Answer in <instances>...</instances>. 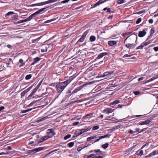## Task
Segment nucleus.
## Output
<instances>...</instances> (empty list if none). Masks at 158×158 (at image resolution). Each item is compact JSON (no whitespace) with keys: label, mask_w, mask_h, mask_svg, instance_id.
Wrapping results in <instances>:
<instances>
[{"label":"nucleus","mask_w":158,"mask_h":158,"mask_svg":"<svg viewBox=\"0 0 158 158\" xmlns=\"http://www.w3.org/2000/svg\"><path fill=\"white\" fill-rule=\"evenodd\" d=\"M129 133L130 134H135V132L131 130L129 131Z\"/></svg>","instance_id":"obj_56"},{"label":"nucleus","mask_w":158,"mask_h":158,"mask_svg":"<svg viewBox=\"0 0 158 158\" xmlns=\"http://www.w3.org/2000/svg\"><path fill=\"white\" fill-rule=\"evenodd\" d=\"M81 118V117L80 115L77 116L75 117L73 119H76L77 120H79Z\"/></svg>","instance_id":"obj_40"},{"label":"nucleus","mask_w":158,"mask_h":158,"mask_svg":"<svg viewBox=\"0 0 158 158\" xmlns=\"http://www.w3.org/2000/svg\"><path fill=\"white\" fill-rule=\"evenodd\" d=\"M141 20H142V19L141 18H138L137 19V21H136V23L137 24H139L141 22Z\"/></svg>","instance_id":"obj_43"},{"label":"nucleus","mask_w":158,"mask_h":158,"mask_svg":"<svg viewBox=\"0 0 158 158\" xmlns=\"http://www.w3.org/2000/svg\"><path fill=\"white\" fill-rule=\"evenodd\" d=\"M23 60L22 59H20L19 60V62L22 64V66H24L25 65V63L23 62Z\"/></svg>","instance_id":"obj_42"},{"label":"nucleus","mask_w":158,"mask_h":158,"mask_svg":"<svg viewBox=\"0 0 158 158\" xmlns=\"http://www.w3.org/2000/svg\"><path fill=\"white\" fill-rule=\"evenodd\" d=\"M143 150H140V151H137L136 153V154L138 156L139 155L141 156L143 155Z\"/></svg>","instance_id":"obj_26"},{"label":"nucleus","mask_w":158,"mask_h":158,"mask_svg":"<svg viewBox=\"0 0 158 158\" xmlns=\"http://www.w3.org/2000/svg\"><path fill=\"white\" fill-rule=\"evenodd\" d=\"M115 86L113 84H110L108 86V87H109V88H111V87H114Z\"/></svg>","instance_id":"obj_58"},{"label":"nucleus","mask_w":158,"mask_h":158,"mask_svg":"<svg viewBox=\"0 0 158 158\" xmlns=\"http://www.w3.org/2000/svg\"><path fill=\"white\" fill-rule=\"evenodd\" d=\"M109 146V144L108 143H106L104 144H103L102 145V148H104V149H106Z\"/></svg>","instance_id":"obj_33"},{"label":"nucleus","mask_w":158,"mask_h":158,"mask_svg":"<svg viewBox=\"0 0 158 158\" xmlns=\"http://www.w3.org/2000/svg\"><path fill=\"white\" fill-rule=\"evenodd\" d=\"M40 60V58L38 57H37L35 58L34 59V61L32 62L31 64L32 65H34L35 64L37 61Z\"/></svg>","instance_id":"obj_29"},{"label":"nucleus","mask_w":158,"mask_h":158,"mask_svg":"<svg viewBox=\"0 0 158 158\" xmlns=\"http://www.w3.org/2000/svg\"><path fill=\"white\" fill-rule=\"evenodd\" d=\"M18 15H14L12 17V19L13 20H18Z\"/></svg>","instance_id":"obj_32"},{"label":"nucleus","mask_w":158,"mask_h":158,"mask_svg":"<svg viewBox=\"0 0 158 158\" xmlns=\"http://www.w3.org/2000/svg\"><path fill=\"white\" fill-rule=\"evenodd\" d=\"M88 32L89 31H85L82 35L81 37L79 39L78 41L81 42H83Z\"/></svg>","instance_id":"obj_10"},{"label":"nucleus","mask_w":158,"mask_h":158,"mask_svg":"<svg viewBox=\"0 0 158 158\" xmlns=\"http://www.w3.org/2000/svg\"><path fill=\"white\" fill-rule=\"evenodd\" d=\"M32 6H40V3H37L35 4H33L31 5Z\"/></svg>","instance_id":"obj_59"},{"label":"nucleus","mask_w":158,"mask_h":158,"mask_svg":"<svg viewBox=\"0 0 158 158\" xmlns=\"http://www.w3.org/2000/svg\"><path fill=\"white\" fill-rule=\"evenodd\" d=\"M148 22L150 23H153V20L152 19H150L149 20Z\"/></svg>","instance_id":"obj_64"},{"label":"nucleus","mask_w":158,"mask_h":158,"mask_svg":"<svg viewBox=\"0 0 158 158\" xmlns=\"http://www.w3.org/2000/svg\"><path fill=\"white\" fill-rule=\"evenodd\" d=\"M92 113H90L89 114H87L85 116H84L83 117V118H89L92 117Z\"/></svg>","instance_id":"obj_27"},{"label":"nucleus","mask_w":158,"mask_h":158,"mask_svg":"<svg viewBox=\"0 0 158 158\" xmlns=\"http://www.w3.org/2000/svg\"><path fill=\"white\" fill-rule=\"evenodd\" d=\"M153 49L155 51H156V52L158 51V46L154 47L153 48Z\"/></svg>","instance_id":"obj_61"},{"label":"nucleus","mask_w":158,"mask_h":158,"mask_svg":"<svg viewBox=\"0 0 158 158\" xmlns=\"http://www.w3.org/2000/svg\"><path fill=\"white\" fill-rule=\"evenodd\" d=\"M107 54V52H103L100 53V54L98 55L97 57L95 58V61H97L99 59L102 58L104 56L106 55Z\"/></svg>","instance_id":"obj_14"},{"label":"nucleus","mask_w":158,"mask_h":158,"mask_svg":"<svg viewBox=\"0 0 158 158\" xmlns=\"http://www.w3.org/2000/svg\"><path fill=\"white\" fill-rule=\"evenodd\" d=\"M40 101V99H39L37 100H34L33 101V102H31V103H30V105H32L34 104L35 103H36L37 104V102L38 103V102Z\"/></svg>","instance_id":"obj_41"},{"label":"nucleus","mask_w":158,"mask_h":158,"mask_svg":"<svg viewBox=\"0 0 158 158\" xmlns=\"http://www.w3.org/2000/svg\"><path fill=\"white\" fill-rule=\"evenodd\" d=\"M140 93V92L139 91H135L134 92V94L135 95H138Z\"/></svg>","instance_id":"obj_55"},{"label":"nucleus","mask_w":158,"mask_h":158,"mask_svg":"<svg viewBox=\"0 0 158 158\" xmlns=\"http://www.w3.org/2000/svg\"><path fill=\"white\" fill-rule=\"evenodd\" d=\"M84 148V147H80L79 148H77V150L78 151H81L83 148Z\"/></svg>","instance_id":"obj_60"},{"label":"nucleus","mask_w":158,"mask_h":158,"mask_svg":"<svg viewBox=\"0 0 158 158\" xmlns=\"http://www.w3.org/2000/svg\"><path fill=\"white\" fill-rule=\"evenodd\" d=\"M34 143V141H29L27 144L28 145H31L33 143Z\"/></svg>","instance_id":"obj_63"},{"label":"nucleus","mask_w":158,"mask_h":158,"mask_svg":"<svg viewBox=\"0 0 158 158\" xmlns=\"http://www.w3.org/2000/svg\"><path fill=\"white\" fill-rule=\"evenodd\" d=\"M112 27L106 26L105 27V30L106 31V30H107L109 29H110Z\"/></svg>","instance_id":"obj_46"},{"label":"nucleus","mask_w":158,"mask_h":158,"mask_svg":"<svg viewBox=\"0 0 158 158\" xmlns=\"http://www.w3.org/2000/svg\"><path fill=\"white\" fill-rule=\"evenodd\" d=\"M46 30V27L44 25H40V34L42 33H44V34L42 36H40V39L44 36L47 33L46 32H44V31ZM41 34H40V35Z\"/></svg>","instance_id":"obj_8"},{"label":"nucleus","mask_w":158,"mask_h":158,"mask_svg":"<svg viewBox=\"0 0 158 158\" xmlns=\"http://www.w3.org/2000/svg\"><path fill=\"white\" fill-rule=\"evenodd\" d=\"M132 55H129L128 54H126L125 55L123 56V57L124 58H126V57H131Z\"/></svg>","instance_id":"obj_54"},{"label":"nucleus","mask_w":158,"mask_h":158,"mask_svg":"<svg viewBox=\"0 0 158 158\" xmlns=\"http://www.w3.org/2000/svg\"><path fill=\"white\" fill-rule=\"evenodd\" d=\"M75 77H71L67 80L58 83L56 85V89L57 93L60 94L61 93L67 85L73 80Z\"/></svg>","instance_id":"obj_1"},{"label":"nucleus","mask_w":158,"mask_h":158,"mask_svg":"<svg viewBox=\"0 0 158 158\" xmlns=\"http://www.w3.org/2000/svg\"><path fill=\"white\" fill-rule=\"evenodd\" d=\"M35 108H32L28 109L25 110H22L21 111V113H25L28 111H30L32 109Z\"/></svg>","instance_id":"obj_22"},{"label":"nucleus","mask_w":158,"mask_h":158,"mask_svg":"<svg viewBox=\"0 0 158 158\" xmlns=\"http://www.w3.org/2000/svg\"><path fill=\"white\" fill-rule=\"evenodd\" d=\"M89 40L91 42H94L96 40V37L94 35H92L90 36Z\"/></svg>","instance_id":"obj_31"},{"label":"nucleus","mask_w":158,"mask_h":158,"mask_svg":"<svg viewBox=\"0 0 158 158\" xmlns=\"http://www.w3.org/2000/svg\"><path fill=\"white\" fill-rule=\"evenodd\" d=\"M154 80H155V78H154V77H153L150 79L148 80H147L146 82V83L149 82L151 81Z\"/></svg>","instance_id":"obj_47"},{"label":"nucleus","mask_w":158,"mask_h":158,"mask_svg":"<svg viewBox=\"0 0 158 158\" xmlns=\"http://www.w3.org/2000/svg\"><path fill=\"white\" fill-rule=\"evenodd\" d=\"M154 39H152V40H149L148 41H147V42H144L146 44V45H148V44L151 43H152V42L153 41V40Z\"/></svg>","instance_id":"obj_37"},{"label":"nucleus","mask_w":158,"mask_h":158,"mask_svg":"<svg viewBox=\"0 0 158 158\" xmlns=\"http://www.w3.org/2000/svg\"><path fill=\"white\" fill-rule=\"evenodd\" d=\"M24 150V151L26 152L27 153H29L32 155L37 152L40 151V147L31 150H25V149Z\"/></svg>","instance_id":"obj_3"},{"label":"nucleus","mask_w":158,"mask_h":158,"mask_svg":"<svg viewBox=\"0 0 158 158\" xmlns=\"http://www.w3.org/2000/svg\"><path fill=\"white\" fill-rule=\"evenodd\" d=\"M114 110V109L110 108H107L102 111V112L107 115H108L109 114L113 112Z\"/></svg>","instance_id":"obj_7"},{"label":"nucleus","mask_w":158,"mask_h":158,"mask_svg":"<svg viewBox=\"0 0 158 158\" xmlns=\"http://www.w3.org/2000/svg\"><path fill=\"white\" fill-rule=\"evenodd\" d=\"M47 149V148L46 147H40V151L42 150H45Z\"/></svg>","instance_id":"obj_51"},{"label":"nucleus","mask_w":158,"mask_h":158,"mask_svg":"<svg viewBox=\"0 0 158 158\" xmlns=\"http://www.w3.org/2000/svg\"><path fill=\"white\" fill-rule=\"evenodd\" d=\"M97 138V137L96 136H95V135H93L92 136H91L88 137L87 138V140L88 141H89L91 139H94L95 138Z\"/></svg>","instance_id":"obj_30"},{"label":"nucleus","mask_w":158,"mask_h":158,"mask_svg":"<svg viewBox=\"0 0 158 158\" xmlns=\"http://www.w3.org/2000/svg\"><path fill=\"white\" fill-rule=\"evenodd\" d=\"M40 14V10H38L36 12L32 14L31 15H30L27 18L23 19L19 21H18L17 22L15 23H14L15 24H18L22 23L25 22H27L31 20L32 18L34 17L35 15H39Z\"/></svg>","instance_id":"obj_2"},{"label":"nucleus","mask_w":158,"mask_h":158,"mask_svg":"<svg viewBox=\"0 0 158 158\" xmlns=\"http://www.w3.org/2000/svg\"><path fill=\"white\" fill-rule=\"evenodd\" d=\"M87 131V129H82L81 130H77L76 131L77 135H80L83 133Z\"/></svg>","instance_id":"obj_15"},{"label":"nucleus","mask_w":158,"mask_h":158,"mask_svg":"<svg viewBox=\"0 0 158 158\" xmlns=\"http://www.w3.org/2000/svg\"><path fill=\"white\" fill-rule=\"evenodd\" d=\"M110 135H109L108 134H107V135H105L104 136H100V134H98V135H95V136H97V138H96L97 139H96L95 140V141L94 142V143H96V142H98L100 139H102L106 138H107V137H109L110 136Z\"/></svg>","instance_id":"obj_4"},{"label":"nucleus","mask_w":158,"mask_h":158,"mask_svg":"<svg viewBox=\"0 0 158 158\" xmlns=\"http://www.w3.org/2000/svg\"><path fill=\"white\" fill-rule=\"evenodd\" d=\"M119 103V100H116L113 102H111L110 103V106H111L112 105H115Z\"/></svg>","instance_id":"obj_25"},{"label":"nucleus","mask_w":158,"mask_h":158,"mask_svg":"<svg viewBox=\"0 0 158 158\" xmlns=\"http://www.w3.org/2000/svg\"><path fill=\"white\" fill-rule=\"evenodd\" d=\"M115 74L114 71H110L108 72H105L102 75H101V77H104L105 76L110 77L111 75Z\"/></svg>","instance_id":"obj_5"},{"label":"nucleus","mask_w":158,"mask_h":158,"mask_svg":"<svg viewBox=\"0 0 158 158\" xmlns=\"http://www.w3.org/2000/svg\"><path fill=\"white\" fill-rule=\"evenodd\" d=\"M157 154H158V150L154 151L153 152L151 153L148 155L146 156V158H148L151 156H154Z\"/></svg>","instance_id":"obj_12"},{"label":"nucleus","mask_w":158,"mask_h":158,"mask_svg":"<svg viewBox=\"0 0 158 158\" xmlns=\"http://www.w3.org/2000/svg\"><path fill=\"white\" fill-rule=\"evenodd\" d=\"M40 88V83H38L37 86L34 89L32 92L31 93V94L28 96L27 98L28 100L30 99V98L31 97L33 94L37 91L38 89Z\"/></svg>","instance_id":"obj_6"},{"label":"nucleus","mask_w":158,"mask_h":158,"mask_svg":"<svg viewBox=\"0 0 158 158\" xmlns=\"http://www.w3.org/2000/svg\"><path fill=\"white\" fill-rule=\"evenodd\" d=\"M147 29L146 28L143 31H140L138 34V36L139 37H142L144 36L147 33Z\"/></svg>","instance_id":"obj_9"},{"label":"nucleus","mask_w":158,"mask_h":158,"mask_svg":"<svg viewBox=\"0 0 158 158\" xmlns=\"http://www.w3.org/2000/svg\"><path fill=\"white\" fill-rule=\"evenodd\" d=\"M125 46L127 48H134L136 46V45L135 44H127L125 45Z\"/></svg>","instance_id":"obj_18"},{"label":"nucleus","mask_w":158,"mask_h":158,"mask_svg":"<svg viewBox=\"0 0 158 158\" xmlns=\"http://www.w3.org/2000/svg\"><path fill=\"white\" fill-rule=\"evenodd\" d=\"M71 137V135L70 134H68L64 137V140H66L70 138Z\"/></svg>","instance_id":"obj_39"},{"label":"nucleus","mask_w":158,"mask_h":158,"mask_svg":"<svg viewBox=\"0 0 158 158\" xmlns=\"http://www.w3.org/2000/svg\"><path fill=\"white\" fill-rule=\"evenodd\" d=\"M151 119H148L140 123H139V124L141 125H145V124H148L150 123L151 122Z\"/></svg>","instance_id":"obj_17"},{"label":"nucleus","mask_w":158,"mask_h":158,"mask_svg":"<svg viewBox=\"0 0 158 158\" xmlns=\"http://www.w3.org/2000/svg\"><path fill=\"white\" fill-rule=\"evenodd\" d=\"M123 1V0H118L117 2L118 4H121L124 2Z\"/></svg>","instance_id":"obj_49"},{"label":"nucleus","mask_w":158,"mask_h":158,"mask_svg":"<svg viewBox=\"0 0 158 158\" xmlns=\"http://www.w3.org/2000/svg\"><path fill=\"white\" fill-rule=\"evenodd\" d=\"M155 32V30L154 28L152 27L151 28V30L150 32V36H152V35Z\"/></svg>","instance_id":"obj_35"},{"label":"nucleus","mask_w":158,"mask_h":158,"mask_svg":"<svg viewBox=\"0 0 158 158\" xmlns=\"http://www.w3.org/2000/svg\"><path fill=\"white\" fill-rule=\"evenodd\" d=\"M99 128V127L98 126H96L93 127L92 129L93 130H96L98 129Z\"/></svg>","instance_id":"obj_48"},{"label":"nucleus","mask_w":158,"mask_h":158,"mask_svg":"<svg viewBox=\"0 0 158 158\" xmlns=\"http://www.w3.org/2000/svg\"><path fill=\"white\" fill-rule=\"evenodd\" d=\"M106 1V0H99L97 3H96L95 4H93V6L92 7L94 8L95 7L97 6H98L100 5V4Z\"/></svg>","instance_id":"obj_13"},{"label":"nucleus","mask_w":158,"mask_h":158,"mask_svg":"<svg viewBox=\"0 0 158 158\" xmlns=\"http://www.w3.org/2000/svg\"><path fill=\"white\" fill-rule=\"evenodd\" d=\"M47 133L48 134H52L53 135H56V133L53 131V130L52 129L47 130Z\"/></svg>","instance_id":"obj_20"},{"label":"nucleus","mask_w":158,"mask_h":158,"mask_svg":"<svg viewBox=\"0 0 158 158\" xmlns=\"http://www.w3.org/2000/svg\"><path fill=\"white\" fill-rule=\"evenodd\" d=\"M73 90L72 88H69L68 89L67 91V92L66 93L67 94H69V93L71 94V91Z\"/></svg>","instance_id":"obj_45"},{"label":"nucleus","mask_w":158,"mask_h":158,"mask_svg":"<svg viewBox=\"0 0 158 158\" xmlns=\"http://www.w3.org/2000/svg\"><path fill=\"white\" fill-rule=\"evenodd\" d=\"M49 138V136H46L42 137V138L40 139V143L44 141H45V140L48 139Z\"/></svg>","instance_id":"obj_23"},{"label":"nucleus","mask_w":158,"mask_h":158,"mask_svg":"<svg viewBox=\"0 0 158 158\" xmlns=\"http://www.w3.org/2000/svg\"><path fill=\"white\" fill-rule=\"evenodd\" d=\"M25 94H25V93H24V92L23 91L22 92H21V98H22L25 95Z\"/></svg>","instance_id":"obj_57"},{"label":"nucleus","mask_w":158,"mask_h":158,"mask_svg":"<svg viewBox=\"0 0 158 158\" xmlns=\"http://www.w3.org/2000/svg\"><path fill=\"white\" fill-rule=\"evenodd\" d=\"M32 77L31 74H29L27 75L25 77V79L27 80H28L31 78Z\"/></svg>","instance_id":"obj_34"},{"label":"nucleus","mask_w":158,"mask_h":158,"mask_svg":"<svg viewBox=\"0 0 158 158\" xmlns=\"http://www.w3.org/2000/svg\"><path fill=\"white\" fill-rule=\"evenodd\" d=\"M70 0H65L63 1H61L60 2V3H65L68 2Z\"/></svg>","instance_id":"obj_52"},{"label":"nucleus","mask_w":158,"mask_h":158,"mask_svg":"<svg viewBox=\"0 0 158 158\" xmlns=\"http://www.w3.org/2000/svg\"><path fill=\"white\" fill-rule=\"evenodd\" d=\"M146 46L147 45L145 42H144L142 43L140 45L138 46L137 48H136V50L142 49L144 47Z\"/></svg>","instance_id":"obj_19"},{"label":"nucleus","mask_w":158,"mask_h":158,"mask_svg":"<svg viewBox=\"0 0 158 158\" xmlns=\"http://www.w3.org/2000/svg\"><path fill=\"white\" fill-rule=\"evenodd\" d=\"M47 46H45V49H41V52H47Z\"/></svg>","instance_id":"obj_44"},{"label":"nucleus","mask_w":158,"mask_h":158,"mask_svg":"<svg viewBox=\"0 0 158 158\" xmlns=\"http://www.w3.org/2000/svg\"><path fill=\"white\" fill-rule=\"evenodd\" d=\"M55 20V19H51L47 20L44 22H43V20H42L41 21L40 20V21L41 22V23H50V22H52V21H54Z\"/></svg>","instance_id":"obj_28"},{"label":"nucleus","mask_w":158,"mask_h":158,"mask_svg":"<svg viewBox=\"0 0 158 158\" xmlns=\"http://www.w3.org/2000/svg\"><path fill=\"white\" fill-rule=\"evenodd\" d=\"M82 88V87L81 86L80 87H77L75 89H74L73 92H71V94H70L69 95H69V97L71 95L74 94L75 93H77L80 90H81V89Z\"/></svg>","instance_id":"obj_11"},{"label":"nucleus","mask_w":158,"mask_h":158,"mask_svg":"<svg viewBox=\"0 0 158 158\" xmlns=\"http://www.w3.org/2000/svg\"><path fill=\"white\" fill-rule=\"evenodd\" d=\"M106 12L109 13L110 14H111V13H112V11L110 9V8H108Z\"/></svg>","instance_id":"obj_53"},{"label":"nucleus","mask_w":158,"mask_h":158,"mask_svg":"<svg viewBox=\"0 0 158 158\" xmlns=\"http://www.w3.org/2000/svg\"><path fill=\"white\" fill-rule=\"evenodd\" d=\"M117 42L115 41L112 40L108 42V45L110 46H113L116 44Z\"/></svg>","instance_id":"obj_21"},{"label":"nucleus","mask_w":158,"mask_h":158,"mask_svg":"<svg viewBox=\"0 0 158 158\" xmlns=\"http://www.w3.org/2000/svg\"><path fill=\"white\" fill-rule=\"evenodd\" d=\"M79 123V122H76L73 123V126H76Z\"/></svg>","instance_id":"obj_62"},{"label":"nucleus","mask_w":158,"mask_h":158,"mask_svg":"<svg viewBox=\"0 0 158 158\" xmlns=\"http://www.w3.org/2000/svg\"><path fill=\"white\" fill-rule=\"evenodd\" d=\"M58 0H49L44 2L40 3V5H43L44 4H46L49 3L54 2Z\"/></svg>","instance_id":"obj_16"},{"label":"nucleus","mask_w":158,"mask_h":158,"mask_svg":"<svg viewBox=\"0 0 158 158\" xmlns=\"http://www.w3.org/2000/svg\"><path fill=\"white\" fill-rule=\"evenodd\" d=\"M15 14V13L12 11H9L5 15V16H9L11 15H13Z\"/></svg>","instance_id":"obj_36"},{"label":"nucleus","mask_w":158,"mask_h":158,"mask_svg":"<svg viewBox=\"0 0 158 158\" xmlns=\"http://www.w3.org/2000/svg\"><path fill=\"white\" fill-rule=\"evenodd\" d=\"M54 45L53 43H50L49 44H48L47 45V49H48V48H49L48 49L49 51H50L53 47V46Z\"/></svg>","instance_id":"obj_24"},{"label":"nucleus","mask_w":158,"mask_h":158,"mask_svg":"<svg viewBox=\"0 0 158 158\" xmlns=\"http://www.w3.org/2000/svg\"><path fill=\"white\" fill-rule=\"evenodd\" d=\"M74 144V142H71L69 143L68 144V145L69 147L70 148H71L73 146Z\"/></svg>","instance_id":"obj_38"},{"label":"nucleus","mask_w":158,"mask_h":158,"mask_svg":"<svg viewBox=\"0 0 158 158\" xmlns=\"http://www.w3.org/2000/svg\"><path fill=\"white\" fill-rule=\"evenodd\" d=\"M94 157V154H91L88 156L87 158H93Z\"/></svg>","instance_id":"obj_50"}]
</instances>
